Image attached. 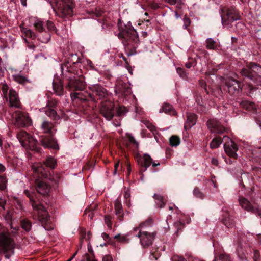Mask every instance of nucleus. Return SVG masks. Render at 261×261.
<instances>
[{
	"label": "nucleus",
	"mask_w": 261,
	"mask_h": 261,
	"mask_svg": "<svg viewBox=\"0 0 261 261\" xmlns=\"http://www.w3.org/2000/svg\"><path fill=\"white\" fill-rule=\"evenodd\" d=\"M118 37L123 39V42L128 56L136 53V49L139 40L137 32L134 28L125 26L124 28L120 29Z\"/></svg>",
	"instance_id": "f257e3e1"
},
{
	"label": "nucleus",
	"mask_w": 261,
	"mask_h": 261,
	"mask_svg": "<svg viewBox=\"0 0 261 261\" xmlns=\"http://www.w3.org/2000/svg\"><path fill=\"white\" fill-rule=\"evenodd\" d=\"M152 220L148 219L133 228L134 232H138L136 236L139 238L140 243L144 248H147L151 245L156 235V232H151L147 230L152 226Z\"/></svg>",
	"instance_id": "f03ea898"
},
{
	"label": "nucleus",
	"mask_w": 261,
	"mask_h": 261,
	"mask_svg": "<svg viewBox=\"0 0 261 261\" xmlns=\"http://www.w3.org/2000/svg\"><path fill=\"white\" fill-rule=\"evenodd\" d=\"M41 128L43 133H48L51 136H53L56 132L53 123L46 120L42 122ZM40 141L41 145L45 148L54 149H58L59 148L57 141L52 136L42 138Z\"/></svg>",
	"instance_id": "7ed1b4c3"
},
{
	"label": "nucleus",
	"mask_w": 261,
	"mask_h": 261,
	"mask_svg": "<svg viewBox=\"0 0 261 261\" xmlns=\"http://www.w3.org/2000/svg\"><path fill=\"white\" fill-rule=\"evenodd\" d=\"M24 193L25 195L29 198L33 210L37 211L38 220L40 222L42 225L45 229L49 230V228L46 226L48 222L49 216L46 208L42 204H36V201L33 199V193H31L28 190H24Z\"/></svg>",
	"instance_id": "20e7f679"
},
{
	"label": "nucleus",
	"mask_w": 261,
	"mask_h": 261,
	"mask_svg": "<svg viewBox=\"0 0 261 261\" xmlns=\"http://www.w3.org/2000/svg\"><path fill=\"white\" fill-rule=\"evenodd\" d=\"M67 71L69 75L67 76L68 83L65 86L66 89L69 91L83 90L85 87L83 76L72 73L70 70Z\"/></svg>",
	"instance_id": "39448f33"
},
{
	"label": "nucleus",
	"mask_w": 261,
	"mask_h": 261,
	"mask_svg": "<svg viewBox=\"0 0 261 261\" xmlns=\"http://www.w3.org/2000/svg\"><path fill=\"white\" fill-rule=\"evenodd\" d=\"M17 138L21 145L26 149L40 151L37 147V141L25 131H20L17 134Z\"/></svg>",
	"instance_id": "423d86ee"
},
{
	"label": "nucleus",
	"mask_w": 261,
	"mask_h": 261,
	"mask_svg": "<svg viewBox=\"0 0 261 261\" xmlns=\"http://www.w3.org/2000/svg\"><path fill=\"white\" fill-rule=\"evenodd\" d=\"M240 19V16L236 10L233 7L221 9V21L224 26L229 27L234 21Z\"/></svg>",
	"instance_id": "0eeeda50"
},
{
	"label": "nucleus",
	"mask_w": 261,
	"mask_h": 261,
	"mask_svg": "<svg viewBox=\"0 0 261 261\" xmlns=\"http://www.w3.org/2000/svg\"><path fill=\"white\" fill-rule=\"evenodd\" d=\"M50 4L53 8L57 9L56 13L58 16L62 18H68L73 15V9L74 7V4L67 3H58Z\"/></svg>",
	"instance_id": "6e6552de"
},
{
	"label": "nucleus",
	"mask_w": 261,
	"mask_h": 261,
	"mask_svg": "<svg viewBox=\"0 0 261 261\" xmlns=\"http://www.w3.org/2000/svg\"><path fill=\"white\" fill-rule=\"evenodd\" d=\"M14 241L10 234L2 231L0 234V252L6 253L14 248Z\"/></svg>",
	"instance_id": "1a4fd4ad"
},
{
	"label": "nucleus",
	"mask_w": 261,
	"mask_h": 261,
	"mask_svg": "<svg viewBox=\"0 0 261 261\" xmlns=\"http://www.w3.org/2000/svg\"><path fill=\"white\" fill-rule=\"evenodd\" d=\"M224 148L225 152L231 158L236 159L238 155L236 153L238 149V146L228 136H225L223 138Z\"/></svg>",
	"instance_id": "9d476101"
},
{
	"label": "nucleus",
	"mask_w": 261,
	"mask_h": 261,
	"mask_svg": "<svg viewBox=\"0 0 261 261\" xmlns=\"http://www.w3.org/2000/svg\"><path fill=\"white\" fill-rule=\"evenodd\" d=\"M14 117L16 124L19 127H24L31 124V120L27 113L17 111L14 113Z\"/></svg>",
	"instance_id": "9b49d317"
},
{
	"label": "nucleus",
	"mask_w": 261,
	"mask_h": 261,
	"mask_svg": "<svg viewBox=\"0 0 261 261\" xmlns=\"http://www.w3.org/2000/svg\"><path fill=\"white\" fill-rule=\"evenodd\" d=\"M114 105L111 101L103 102L101 103L100 112L106 119L110 120L114 116Z\"/></svg>",
	"instance_id": "f8f14e48"
},
{
	"label": "nucleus",
	"mask_w": 261,
	"mask_h": 261,
	"mask_svg": "<svg viewBox=\"0 0 261 261\" xmlns=\"http://www.w3.org/2000/svg\"><path fill=\"white\" fill-rule=\"evenodd\" d=\"M253 71L261 74V67L251 63L248 67L242 69L240 71V74L242 76L246 77L249 80H252L253 77H254V74L253 73Z\"/></svg>",
	"instance_id": "ddd939ff"
},
{
	"label": "nucleus",
	"mask_w": 261,
	"mask_h": 261,
	"mask_svg": "<svg viewBox=\"0 0 261 261\" xmlns=\"http://www.w3.org/2000/svg\"><path fill=\"white\" fill-rule=\"evenodd\" d=\"M228 93L231 95L239 94L242 91V87L237 80L228 79L225 82Z\"/></svg>",
	"instance_id": "4468645a"
},
{
	"label": "nucleus",
	"mask_w": 261,
	"mask_h": 261,
	"mask_svg": "<svg viewBox=\"0 0 261 261\" xmlns=\"http://www.w3.org/2000/svg\"><path fill=\"white\" fill-rule=\"evenodd\" d=\"M137 160L138 164L145 168V169L142 172H144L151 164L153 167L160 165L159 162L155 163V162H152L151 156L147 153L144 154L142 156L140 155L138 156Z\"/></svg>",
	"instance_id": "2eb2a0df"
},
{
	"label": "nucleus",
	"mask_w": 261,
	"mask_h": 261,
	"mask_svg": "<svg viewBox=\"0 0 261 261\" xmlns=\"http://www.w3.org/2000/svg\"><path fill=\"white\" fill-rule=\"evenodd\" d=\"M32 169L33 172L39 177H43L44 178H48L50 180H52V178L50 177V173L46 170L41 163H36L33 164Z\"/></svg>",
	"instance_id": "dca6fc26"
},
{
	"label": "nucleus",
	"mask_w": 261,
	"mask_h": 261,
	"mask_svg": "<svg viewBox=\"0 0 261 261\" xmlns=\"http://www.w3.org/2000/svg\"><path fill=\"white\" fill-rule=\"evenodd\" d=\"M57 103L58 102L55 99L50 98L48 100L46 105L47 110L45 111V114L54 120H58L60 118L56 110Z\"/></svg>",
	"instance_id": "f3484780"
},
{
	"label": "nucleus",
	"mask_w": 261,
	"mask_h": 261,
	"mask_svg": "<svg viewBox=\"0 0 261 261\" xmlns=\"http://www.w3.org/2000/svg\"><path fill=\"white\" fill-rule=\"evenodd\" d=\"M207 125L212 133L222 134L225 132V128L215 119H210L207 122Z\"/></svg>",
	"instance_id": "a211bd4d"
},
{
	"label": "nucleus",
	"mask_w": 261,
	"mask_h": 261,
	"mask_svg": "<svg viewBox=\"0 0 261 261\" xmlns=\"http://www.w3.org/2000/svg\"><path fill=\"white\" fill-rule=\"evenodd\" d=\"M35 187L37 191L42 195H47L51 190L50 186L43 180L36 179Z\"/></svg>",
	"instance_id": "6ab92c4d"
},
{
	"label": "nucleus",
	"mask_w": 261,
	"mask_h": 261,
	"mask_svg": "<svg viewBox=\"0 0 261 261\" xmlns=\"http://www.w3.org/2000/svg\"><path fill=\"white\" fill-rule=\"evenodd\" d=\"M90 89L98 97L99 99L105 98L108 95L107 90L99 84L92 85Z\"/></svg>",
	"instance_id": "aec40b11"
},
{
	"label": "nucleus",
	"mask_w": 261,
	"mask_h": 261,
	"mask_svg": "<svg viewBox=\"0 0 261 261\" xmlns=\"http://www.w3.org/2000/svg\"><path fill=\"white\" fill-rule=\"evenodd\" d=\"M9 101L10 106L12 107L20 108V102L16 91L10 90L9 93Z\"/></svg>",
	"instance_id": "412c9836"
},
{
	"label": "nucleus",
	"mask_w": 261,
	"mask_h": 261,
	"mask_svg": "<svg viewBox=\"0 0 261 261\" xmlns=\"http://www.w3.org/2000/svg\"><path fill=\"white\" fill-rule=\"evenodd\" d=\"M158 207L162 208L166 205L167 199V197L160 194H154L153 196Z\"/></svg>",
	"instance_id": "4be33fe9"
},
{
	"label": "nucleus",
	"mask_w": 261,
	"mask_h": 261,
	"mask_svg": "<svg viewBox=\"0 0 261 261\" xmlns=\"http://www.w3.org/2000/svg\"><path fill=\"white\" fill-rule=\"evenodd\" d=\"M53 89L56 94L58 96H61L63 93V86L60 80H55L53 82Z\"/></svg>",
	"instance_id": "5701e85b"
},
{
	"label": "nucleus",
	"mask_w": 261,
	"mask_h": 261,
	"mask_svg": "<svg viewBox=\"0 0 261 261\" xmlns=\"http://www.w3.org/2000/svg\"><path fill=\"white\" fill-rule=\"evenodd\" d=\"M239 203L241 206L247 211V212H251V211L252 210V207L253 205H252L250 201H249L247 199L241 197L239 199Z\"/></svg>",
	"instance_id": "b1692460"
},
{
	"label": "nucleus",
	"mask_w": 261,
	"mask_h": 261,
	"mask_svg": "<svg viewBox=\"0 0 261 261\" xmlns=\"http://www.w3.org/2000/svg\"><path fill=\"white\" fill-rule=\"evenodd\" d=\"M160 112H164L166 114L170 115H176V112L173 108V107L167 103H165L162 107V109L160 110Z\"/></svg>",
	"instance_id": "393cba45"
},
{
	"label": "nucleus",
	"mask_w": 261,
	"mask_h": 261,
	"mask_svg": "<svg viewBox=\"0 0 261 261\" xmlns=\"http://www.w3.org/2000/svg\"><path fill=\"white\" fill-rule=\"evenodd\" d=\"M196 120L197 117L195 114L191 113L187 114V124L188 125L189 127H191L195 124Z\"/></svg>",
	"instance_id": "a878e982"
},
{
	"label": "nucleus",
	"mask_w": 261,
	"mask_h": 261,
	"mask_svg": "<svg viewBox=\"0 0 261 261\" xmlns=\"http://www.w3.org/2000/svg\"><path fill=\"white\" fill-rule=\"evenodd\" d=\"M114 207L115 210L116 215H118L119 219L121 220V217H122L123 210L122 209V205L121 202L119 200H116L114 203Z\"/></svg>",
	"instance_id": "bb28decb"
},
{
	"label": "nucleus",
	"mask_w": 261,
	"mask_h": 261,
	"mask_svg": "<svg viewBox=\"0 0 261 261\" xmlns=\"http://www.w3.org/2000/svg\"><path fill=\"white\" fill-rule=\"evenodd\" d=\"M116 91L121 93L122 95H127L130 93V88L128 87L117 86L116 88Z\"/></svg>",
	"instance_id": "cd10ccee"
},
{
	"label": "nucleus",
	"mask_w": 261,
	"mask_h": 261,
	"mask_svg": "<svg viewBox=\"0 0 261 261\" xmlns=\"http://www.w3.org/2000/svg\"><path fill=\"white\" fill-rule=\"evenodd\" d=\"M44 165L51 169H54L55 168L57 162L55 159L52 156H48L45 161L44 162Z\"/></svg>",
	"instance_id": "c85d7f7f"
},
{
	"label": "nucleus",
	"mask_w": 261,
	"mask_h": 261,
	"mask_svg": "<svg viewBox=\"0 0 261 261\" xmlns=\"http://www.w3.org/2000/svg\"><path fill=\"white\" fill-rule=\"evenodd\" d=\"M21 226L23 229L29 232L32 228V223L28 219H24L21 221Z\"/></svg>",
	"instance_id": "c756f323"
},
{
	"label": "nucleus",
	"mask_w": 261,
	"mask_h": 261,
	"mask_svg": "<svg viewBox=\"0 0 261 261\" xmlns=\"http://www.w3.org/2000/svg\"><path fill=\"white\" fill-rule=\"evenodd\" d=\"M13 77L15 82L21 85H25L27 83L29 82L28 79L19 74L13 75Z\"/></svg>",
	"instance_id": "7c9ffc66"
},
{
	"label": "nucleus",
	"mask_w": 261,
	"mask_h": 261,
	"mask_svg": "<svg viewBox=\"0 0 261 261\" xmlns=\"http://www.w3.org/2000/svg\"><path fill=\"white\" fill-rule=\"evenodd\" d=\"M34 27L37 31L42 32L44 30L45 24L41 20L36 19L34 22Z\"/></svg>",
	"instance_id": "2f4dec72"
},
{
	"label": "nucleus",
	"mask_w": 261,
	"mask_h": 261,
	"mask_svg": "<svg viewBox=\"0 0 261 261\" xmlns=\"http://www.w3.org/2000/svg\"><path fill=\"white\" fill-rule=\"evenodd\" d=\"M114 238L117 240L118 242L124 244L128 243L129 242V239L126 235L118 234L115 235Z\"/></svg>",
	"instance_id": "473e14b6"
},
{
	"label": "nucleus",
	"mask_w": 261,
	"mask_h": 261,
	"mask_svg": "<svg viewBox=\"0 0 261 261\" xmlns=\"http://www.w3.org/2000/svg\"><path fill=\"white\" fill-rule=\"evenodd\" d=\"M170 144L171 146H177L180 143V139L177 136L173 135L169 139Z\"/></svg>",
	"instance_id": "72a5a7b5"
},
{
	"label": "nucleus",
	"mask_w": 261,
	"mask_h": 261,
	"mask_svg": "<svg viewBox=\"0 0 261 261\" xmlns=\"http://www.w3.org/2000/svg\"><path fill=\"white\" fill-rule=\"evenodd\" d=\"M222 141L221 137L214 138L210 143L211 148L214 149L218 147Z\"/></svg>",
	"instance_id": "f704fd0d"
},
{
	"label": "nucleus",
	"mask_w": 261,
	"mask_h": 261,
	"mask_svg": "<svg viewBox=\"0 0 261 261\" xmlns=\"http://www.w3.org/2000/svg\"><path fill=\"white\" fill-rule=\"evenodd\" d=\"M21 30L22 33L25 35L26 37H30L31 38H35V35L34 32H33L30 29L22 27L20 26Z\"/></svg>",
	"instance_id": "c9c22d12"
},
{
	"label": "nucleus",
	"mask_w": 261,
	"mask_h": 261,
	"mask_svg": "<svg viewBox=\"0 0 261 261\" xmlns=\"http://www.w3.org/2000/svg\"><path fill=\"white\" fill-rule=\"evenodd\" d=\"M214 261H231L230 257L225 254H221L215 257Z\"/></svg>",
	"instance_id": "e433bc0d"
},
{
	"label": "nucleus",
	"mask_w": 261,
	"mask_h": 261,
	"mask_svg": "<svg viewBox=\"0 0 261 261\" xmlns=\"http://www.w3.org/2000/svg\"><path fill=\"white\" fill-rule=\"evenodd\" d=\"M251 212L255 214L261 218V205L257 206L255 203H253L252 210L251 211Z\"/></svg>",
	"instance_id": "4c0bfd02"
},
{
	"label": "nucleus",
	"mask_w": 261,
	"mask_h": 261,
	"mask_svg": "<svg viewBox=\"0 0 261 261\" xmlns=\"http://www.w3.org/2000/svg\"><path fill=\"white\" fill-rule=\"evenodd\" d=\"M7 179L4 175L0 176V190H4L7 187Z\"/></svg>",
	"instance_id": "58836bf2"
},
{
	"label": "nucleus",
	"mask_w": 261,
	"mask_h": 261,
	"mask_svg": "<svg viewBox=\"0 0 261 261\" xmlns=\"http://www.w3.org/2000/svg\"><path fill=\"white\" fill-rule=\"evenodd\" d=\"M253 73L254 74V77H253L252 80H250L252 81L255 85L261 86V75L257 74V72H254L253 71Z\"/></svg>",
	"instance_id": "ea45409f"
},
{
	"label": "nucleus",
	"mask_w": 261,
	"mask_h": 261,
	"mask_svg": "<svg viewBox=\"0 0 261 261\" xmlns=\"http://www.w3.org/2000/svg\"><path fill=\"white\" fill-rule=\"evenodd\" d=\"M193 194L197 198L201 199H203L204 197L203 193L201 192L200 189L197 187L194 188L193 190Z\"/></svg>",
	"instance_id": "a19ab883"
},
{
	"label": "nucleus",
	"mask_w": 261,
	"mask_h": 261,
	"mask_svg": "<svg viewBox=\"0 0 261 261\" xmlns=\"http://www.w3.org/2000/svg\"><path fill=\"white\" fill-rule=\"evenodd\" d=\"M206 47L207 49H214L216 47V42L211 38L206 40Z\"/></svg>",
	"instance_id": "79ce46f5"
},
{
	"label": "nucleus",
	"mask_w": 261,
	"mask_h": 261,
	"mask_svg": "<svg viewBox=\"0 0 261 261\" xmlns=\"http://www.w3.org/2000/svg\"><path fill=\"white\" fill-rule=\"evenodd\" d=\"M50 4L55 5L58 3H67L68 4H74L73 0H47Z\"/></svg>",
	"instance_id": "37998d69"
},
{
	"label": "nucleus",
	"mask_w": 261,
	"mask_h": 261,
	"mask_svg": "<svg viewBox=\"0 0 261 261\" xmlns=\"http://www.w3.org/2000/svg\"><path fill=\"white\" fill-rule=\"evenodd\" d=\"M126 112L127 110L125 107L120 106L117 109V114L119 116L123 115Z\"/></svg>",
	"instance_id": "c03bdc74"
},
{
	"label": "nucleus",
	"mask_w": 261,
	"mask_h": 261,
	"mask_svg": "<svg viewBox=\"0 0 261 261\" xmlns=\"http://www.w3.org/2000/svg\"><path fill=\"white\" fill-rule=\"evenodd\" d=\"M174 226L176 228H177L176 232L178 233L184 227L185 224L180 221H177L174 223Z\"/></svg>",
	"instance_id": "a18cd8bd"
},
{
	"label": "nucleus",
	"mask_w": 261,
	"mask_h": 261,
	"mask_svg": "<svg viewBox=\"0 0 261 261\" xmlns=\"http://www.w3.org/2000/svg\"><path fill=\"white\" fill-rule=\"evenodd\" d=\"M184 21V27L185 29H187V28L191 24V20L189 18H188L187 16H185L183 19Z\"/></svg>",
	"instance_id": "49530a36"
},
{
	"label": "nucleus",
	"mask_w": 261,
	"mask_h": 261,
	"mask_svg": "<svg viewBox=\"0 0 261 261\" xmlns=\"http://www.w3.org/2000/svg\"><path fill=\"white\" fill-rule=\"evenodd\" d=\"M142 123L144 124V125L151 131H153L154 129V126L150 123L148 121L144 120L142 121Z\"/></svg>",
	"instance_id": "de8ad7c7"
},
{
	"label": "nucleus",
	"mask_w": 261,
	"mask_h": 261,
	"mask_svg": "<svg viewBox=\"0 0 261 261\" xmlns=\"http://www.w3.org/2000/svg\"><path fill=\"white\" fill-rule=\"evenodd\" d=\"M46 26L48 30L50 31H54L56 30V28L53 22L50 21L46 22Z\"/></svg>",
	"instance_id": "09e8293b"
},
{
	"label": "nucleus",
	"mask_w": 261,
	"mask_h": 261,
	"mask_svg": "<svg viewBox=\"0 0 261 261\" xmlns=\"http://www.w3.org/2000/svg\"><path fill=\"white\" fill-rule=\"evenodd\" d=\"M2 91H3V93L4 95V96H6V95H7V93L8 92V91L9 90L8 86L7 84H3L2 85Z\"/></svg>",
	"instance_id": "8fccbe9b"
},
{
	"label": "nucleus",
	"mask_w": 261,
	"mask_h": 261,
	"mask_svg": "<svg viewBox=\"0 0 261 261\" xmlns=\"http://www.w3.org/2000/svg\"><path fill=\"white\" fill-rule=\"evenodd\" d=\"M105 222L109 228H111L112 223L111 222V219L110 216H107L105 217Z\"/></svg>",
	"instance_id": "3c124183"
},
{
	"label": "nucleus",
	"mask_w": 261,
	"mask_h": 261,
	"mask_svg": "<svg viewBox=\"0 0 261 261\" xmlns=\"http://www.w3.org/2000/svg\"><path fill=\"white\" fill-rule=\"evenodd\" d=\"M148 6L150 8L154 9V10H156V9L159 8V7H160L158 3H155V2H151V3H149Z\"/></svg>",
	"instance_id": "603ef678"
},
{
	"label": "nucleus",
	"mask_w": 261,
	"mask_h": 261,
	"mask_svg": "<svg viewBox=\"0 0 261 261\" xmlns=\"http://www.w3.org/2000/svg\"><path fill=\"white\" fill-rule=\"evenodd\" d=\"M126 135L130 143L136 144L137 145H138V143L136 142L133 136H132L130 134H126Z\"/></svg>",
	"instance_id": "864d4df0"
},
{
	"label": "nucleus",
	"mask_w": 261,
	"mask_h": 261,
	"mask_svg": "<svg viewBox=\"0 0 261 261\" xmlns=\"http://www.w3.org/2000/svg\"><path fill=\"white\" fill-rule=\"evenodd\" d=\"M25 41L27 44V47L31 50L34 51L36 48V46L34 44L29 42L27 39H25Z\"/></svg>",
	"instance_id": "5fc2aeb1"
},
{
	"label": "nucleus",
	"mask_w": 261,
	"mask_h": 261,
	"mask_svg": "<svg viewBox=\"0 0 261 261\" xmlns=\"http://www.w3.org/2000/svg\"><path fill=\"white\" fill-rule=\"evenodd\" d=\"M260 254L258 251L255 250L254 251L253 259L254 261H259Z\"/></svg>",
	"instance_id": "6e6d98bb"
},
{
	"label": "nucleus",
	"mask_w": 261,
	"mask_h": 261,
	"mask_svg": "<svg viewBox=\"0 0 261 261\" xmlns=\"http://www.w3.org/2000/svg\"><path fill=\"white\" fill-rule=\"evenodd\" d=\"M177 72L180 75V76L182 77H184L186 76V73L184 69L181 68H177Z\"/></svg>",
	"instance_id": "4d7b16f0"
},
{
	"label": "nucleus",
	"mask_w": 261,
	"mask_h": 261,
	"mask_svg": "<svg viewBox=\"0 0 261 261\" xmlns=\"http://www.w3.org/2000/svg\"><path fill=\"white\" fill-rule=\"evenodd\" d=\"M41 41L43 43H46L50 39V35L49 34L45 33V37L43 38H40Z\"/></svg>",
	"instance_id": "13d9d810"
},
{
	"label": "nucleus",
	"mask_w": 261,
	"mask_h": 261,
	"mask_svg": "<svg viewBox=\"0 0 261 261\" xmlns=\"http://www.w3.org/2000/svg\"><path fill=\"white\" fill-rule=\"evenodd\" d=\"M173 260V261H187L185 258L181 256H174Z\"/></svg>",
	"instance_id": "bf43d9fd"
},
{
	"label": "nucleus",
	"mask_w": 261,
	"mask_h": 261,
	"mask_svg": "<svg viewBox=\"0 0 261 261\" xmlns=\"http://www.w3.org/2000/svg\"><path fill=\"white\" fill-rule=\"evenodd\" d=\"M119 161H118L117 162H116L115 164V165H114V172H113V174L114 175H116V173H117V169L119 167Z\"/></svg>",
	"instance_id": "052dcab7"
},
{
	"label": "nucleus",
	"mask_w": 261,
	"mask_h": 261,
	"mask_svg": "<svg viewBox=\"0 0 261 261\" xmlns=\"http://www.w3.org/2000/svg\"><path fill=\"white\" fill-rule=\"evenodd\" d=\"M85 257L86 258V261H96L95 259H92L88 253L85 254Z\"/></svg>",
	"instance_id": "680f3d73"
},
{
	"label": "nucleus",
	"mask_w": 261,
	"mask_h": 261,
	"mask_svg": "<svg viewBox=\"0 0 261 261\" xmlns=\"http://www.w3.org/2000/svg\"><path fill=\"white\" fill-rule=\"evenodd\" d=\"M102 261H113L112 258L110 255H105L102 258Z\"/></svg>",
	"instance_id": "e2e57ef3"
},
{
	"label": "nucleus",
	"mask_w": 261,
	"mask_h": 261,
	"mask_svg": "<svg viewBox=\"0 0 261 261\" xmlns=\"http://www.w3.org/2000/svg\"><path fill=\"white\" fill-rule=\"evenodd\" d=\"M166 2L168 3L170 5H174L177 2V0H164Z\"/></svg>",
	"instance_id": "0e129e2a"
},
{
	"label": "nucleus",
	"mask_w": 261,
	"mask_h": 261,
	"mask_svg": "<svg viewBox=\"0 0 261 261\" xmlns=\"http://www.w3.org/2000/svg\"><path fill=\"white\" fill-rule=\"evenodd\" d=\"M6 203V201L5 200L0 198V207H2L3 209H4L5 204Z\"/></svg>",
	"instance_id": "69168bd1"
},
{
	"label": "nucleus",
	"mask_w": 261,
	"mask_h": 261,
	"mask_svg": "<svg viewBox=\"0 0 261 261\" xmlns=\"http://www.w3.org/2000/svg\"><path fill=\"white\" fill-rule=\"evenodd\" d=\"M211 162L214 165L217 166L218 165V161L214 158H212Z\"/></svg>",
	"instance_id": "338daca9"
},
{
	"label": "nucleus",
	"mask_w": 261,
	"mask_h": 261,
	"mask_svg": "<svg viewBox=\"0 0 261 261\" xmlns=\"http://www.w3.org/2000/svg\"><path fill=\"white\" fill-rule=\"evenodd\" d=\"M79 95V93H71L70 96L72 99H75L77 97V95Z\"/></svg>",
	"instance_id": "774afa93"
}]
</instances>
